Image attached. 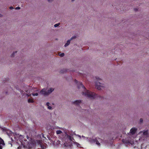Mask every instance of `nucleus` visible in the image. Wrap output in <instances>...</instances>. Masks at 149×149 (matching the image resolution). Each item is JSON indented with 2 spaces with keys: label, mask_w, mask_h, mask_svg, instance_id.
Returning <instances> with one entry per match:
<instances>
[{
  "label": "nucleus",
  "mask_w": 149,
  "mask_h": 149,
  "mask_svg": "<svg viewBox=\"0 0 149 149\" xmlns=\"http://www.w3.org/2000/svg\"><path fill=\"white\" fill-rule=\"evenodd\" d=\"M82 87L84 89V91L82 92V95H84L91 99H94L97 96V95L93 92L90 91L89 90H86L85 87L83 85L81 82H79L78 88H80Z\"/></svg>",
  "instance_id": "nucleus-1"
},
{
  "label": "nucleus",
  "mask_w": 149,
  "mask_h": 149,
  "mask_svg": "<svg viewBox=\"0 0 149 149\" xmlns=\"http://www.w3.org/2000/svg\"><path fill=\"white\" fill-rule=\"evenodd\" d=\"M54 89L52 88H50L47 91H46V89L44 88L42 89L40 91L41 93L44 95H48L53 91Z\"/></svg>",
  "instance_id": "nucleus-2"
},
{
  "label": "nucleus",
  "mask_w": 149,
  "mask_h": 149,
  "mask_svg": "<svg viewBox=\"0 0 149 149\" xmlns=\"http://www.w3.org/2000/svg\"><path fill=\"white\" fill-rule=\"evenodd\" d=\"M90 141L92 143H95L98 146H100V143L99 142V141L96 138L95 139H91L90 140Z\"/></svg>",
  "instance_id": "nucleus-3"
},
{
  "label": "nucleus",
  "mask_w": 149,
  "mask_h": 149,
  "mask_svg": "<svg viewBox=\"0 0 149 149\" xmlns=\"http://www.w3.org/2000/svg\"><path fill=\"white\" fill-rule=\"evenodd\" d=\"M102 84L100 82H96L95 83V86L97 89L98 90L101 89V87H103V86H101Z\"/></svg>",
  "instance_id": "nucleus-4"
},
{
  "label": "nucleus",
  "mask_w": 149,
  "mask_h": 149,
  "mask_svg": "<svg viewBox=\"0 0 149 149\" xmlns=\"http://www.w3.org/2000/svg\"><path fill=\"white\" fill-rule=\"evenodd\" d=\"M137 129L135 127H133L130 130V133L132 135H133L135 134L137 131Z\"/></svg>",
  "instance_id": "nucleus-5"
},
{
  "label": "nucleus",
  "mask_w": 149,
  "mask_h": 149,
  "mask_svg": "<svg viewBox=\"0 0 149 149\" xmlns=\"http://www.w3.org/2000/svg\"><path fill=\"white\" fill-rule=\"evenodd\" d=\"M76 38V36H73V37H72L70 40H68L67 41L65 45H64V46L65 47H67V46H68V45L70 43V41H71V40L73 39H75V38Z\"/></svg>",
  "instance_id": "nucleus-6"
},
{
  "label": "nucleus",
  "mask_w": 149,
  "mask_h": 149,
  "mask_svg": "<svg viewBox=\"0 0 149 149\" xmlns=\"http://www.w3.org/2000/svg\"><path fill=\"white\" fill-rule=\"evenodd\" d=\"M122 142L124 144H128L130 143V141L127 139H123L122 140Z\"/></svg>",
  "instance_id": "nucleus-7"
},
{
  "label": "nucleus",
  "mask_w": 149,
  "mask_h": 149,
  "mask_svg": "<svg viewBox=\"0 0 149 149\" xmlns=\"http://www.w3.org/2000/svg\"><path fill=\"white\" fill-rule=\"evenodd\" d=\"M34 148V145L32 143H28V149H33Z\"/></svg>",
  "instance_id": "nucleus-8"
},
{
  "label": "nucleus",
  "mask_w": 149,
  "mask_h": 149,
  "mask_svg": "<svg viewBox=\"0 0 149 149\" xmlns=\"http://www.w3.org/2000/svg\"><path fill=\"white\" fill-rule=\"evenodd\" d=\"M67 138L68 139L69 141L71 143L73 140H74L73 137L71 136L68 135L67 136Z\"/></svg>",
  "instance_id": "nucleus-9"
},
{
  "label": "nucleus",
  "mask_w": 149,
  "mask_h": 149,
  "mask_svg": "<svg viewBox=\"0 0 149 149\" xmlns=\"http://www.w3.org/2000/svg\"><path fill=\"white\" fill-rule=\"evenodd\" d=\"M81 102V100H76L73 102V103L76 105H79V104Z\"/></svg>",
  "instance_id": "nucleus-10"
},
{
  "label": "nucleus",
  "mask_w": 149,
  "mask_h": 149,
  "mask_svg": "<svg viewBox=\"0 0 149 149\" xmlns=\"http://www.w3.org/2000/svg\"><path fill=\"white\" fill-rule=\"evenodd\" d=\"M68 70L67 69H63L62 70H61L60 71V72L61 73H64L65 72H66L67 71H68Z\"/></svg>",
  "instance_id": "nucleus-11"
},
{
  "label": "nucleus",
  "mask_w": 149,
  "mask_h": 149,
  "mask_svg": "<svg viewBox=\"0 0 149 149\" xmlns=\"http://www.w3.org/2000/svg\"><path fill=\"white\" fill-rule=\"evenodd\" d=\"M0 144L3 145H5L3 140L0 137Z\"/></svg>",
  "instance_id": "nucleus-12"
},
{
  "label": "nucleus",
  "mask_w": 149,
  "mask_h": 149,
  "mask_svg": "<svg viewBox=\"0 0 149 149\" xmlns=\"http://www.w3.org/2000/svg\"><path fill=\"white\" fill-rule=\"evenodd\" d=\"M40 146L42 149H45L46 148V146L44 145L40 144Z\"/></svg>",
  "instance_id": "nucleus-13"
},
{
  "label": "nucleus",
  "mask_w": 149,
  "mask_h": 149,
  "mask_svg": "<svg viewBox=\"0 0 149 149\" xmlns=\"http://www.w3.org/2000/svg\"><path fill=\"white\" fill-rule=\"evenodd\" d=\"M62 133V132L60 130H58L56 131V134H60Z\"/></svg>",
  "instance_id": "nucleus-14"
},
{
  "label": "nucleus",
  "mask_w": 149,
  "mask_h": 149,
  "mask_svg": "<svg viewBox=\"0 0 149 149\" xmlns=\"http://www.w3.org/2000/svg\"><path fill=\"white\" fill-rule=\"evenodd\" d=\"M28 102L29 103L33 102V99H29L28 100Z\"/></svg>",
  "instance_id": "nucleus-15"
},
{
  "label": "nucleus",
  "mask_w": 149,
  "mask_h": 149,
  "mask_svg": "<svg viewBox=\"0 0 149 149\" xmlns=\"http://www.w3.org/2000/svg\"><path fill=\"white\" fill-rule=\"evenodd\" d=\"M58 55L61 57H63L64 56V53H62L61 54L59 53Z\"/></svg>",
  "instance_id": "nucleus-16"
},
{
  "label": "nucleus",
  "mask_w": 149,
  "mask_h": 149,
  "mask_svg": "<svg viewBox=\"0 0 149 149\" xmlns=\"http://www.w3.org/2000/svg\"><path fill=\"white\" fill-rule=\"evenodd\" d=\"M143 134L144 135H147L148 134V130H146L143 132Z\"/></svg>",
  "instance_id": "nucleus-17"
},
{
  "label": "nucleus",
  "mask_w": 149,
  "mask_h": 149,
  "mask_svg": "<svg viewBox=\"0 0 149 149\" xmlns=\"http://www.w3.org/2000/svg\"><path fill=\"white\" fill-rule=\"evenodd\" d=\"M60 23L56 24L54 25V26L55 27H56L60 25Z\"/></svg>",
  "instance_id": "nucleus-18"
},
{
  "label": "nucleus",
  "mask_w": 149,
  "mask_h": 149,
  "mask_svg": "<svg viewBox=\"0 0 149 149\" xmlns=\"http://www.w3.org/2000/svg\"><path fill=\"white\" fill-rule=\"evenodd\" d=\"M17 52V51H16L15 52H14L11 55V57H14V54L15 53H16Z\"/></svg>",
  "instance_id": "nucleus-19"
},
{
  "label": "nucleus",
  "mask_w": 149,
  "mask_h": 149,
  "mask_svg": "<svg viewBox=\"0 0 149 149\" xmlns=\"http://www.w3.org/2000/svg\"><path fill=\"white\" fill-rule=\"evenodd\" d=\"M76 145H77V147H81V145L80 144H79L78 143H76Z\"/></svg>",
  "instance_id": "nucleus-20"
},
{
  "label": "nucleus",
  "mask_w": 149,
  "mask_h": 149,
  "mask_svg": "<svg viewBox=\"0 0 149 149\" xmlns=\"http://www.w3.org/2000/svg\"><path fill=\"white\" fill-rule=\"evenodd\" d=\"M38 93H33V96H38Z\"/></svg>",
  "instance_id": "nucleus-21"
},
{
  "label": "nucleus",
  "mask_w": 149,
  "mask_h": 149,
  "mask_svg": "<svg viewBox=\"0 0 149 149\" xmlns=\"http://www.w3.org/2000/svg\"><path fill=\"white\" fill-rule=\"evenodd\" d=\"M140 121L141 123H142L143 122V119L142 118H141L140 120Z\"/></svg>",
  "instance_id": "nucleus-22"
},
{
  "label": "nucleus",
  "mask_w": 149,
  "mask_h": 149,
  "mask_svg": "<svg viewBox=\"0 0 149 149\" xmlns=\"http://www.w3.org/2000/svg\"><path fill=\"white\" fill-rule=\"evenodd\" d=\"M49 102H47V103L46 105L48 107L49 106Z\"/></svg>",
  "instance_id": "nucleus-23"
},
{
  "label": "nucleus",
  "mask_w": 149,
  "mask_h": 149,
  "mask_svg": "<svg viewBox=\"0 0 149 149\" xmlns=\"http://www.w3.org/2000/svg\"><path fill=\"white\" fill-rule=\"evenodd\" d=\"M20 8L19 7H17L15 8V9H19Z\"/></svg>",
  "instance_id": "nucleus-24"
},
{
  "label": "nucleus",
  "mask_w": 149,
  "mask_h": 149,
  "mask_svg": "<svg viewBox=\"0 0 149 149\" xmlns=\"http://www.w3.org/2000/svg\"><path fill=\"white\" fill-rule=\"evenodd\" d=\"M48 108L49 109H51L52 108V107L51 106H49L48 107Z\"/></svg>",
  "instance_id": "nucleus-25"
},
{
  "label": "nucleus",
  "mask_w": 149,
  "mask_h": 149,
  "mask_svg": "<svg viewBox=\"0 0 149 149\" xmlns=\"http://www.w3.org/2000/svg\"><path fill=\"white\" fill-rule=\"evenodd\" d=\"M8 80H9V79L8 78H7L5 79V80H4V81H8Z\"/></svg>",
  "instance_id": "nucleus-26"
},
{
  "label": "nucleus",
  "mask_w": 149,
  "mask_h": 149,
  "mask_svg": "<svg viewBox=\"0 0 149 149\" xmlns=\"http://www.w3.org/2000/svg\"><path fill=\"white\" fill-rule=\"evenodd\" d=\"M9 8L10 9H13V7L12 6H10V7H9Z\"/></svg>",
  "instance_id": "nucleus-27"
},
{
  "label": "nucleus",
  "mask_w": 149,
  "mask_h": 149,
  "mask_svg": "<svg viewBox=\"0 0 149 149\" xmlns=\"http://www.w3.org/2000/svg\"><path fill=\"white\" fill-rule=\"evenodd\" d=\"M64 144H65V146H68L69 145L70 146V145H71V144H70L69 145H66L65 143Z\"/></svg>",
  "instance_id": "nucleus-28"
},
{
  "label": "nucleus",
  "mask_w": 149,
  "mask_h": 149,
  "mask_svg": "<svg viewBox=\"0 0 149 149\" xmlns=\"http://www.w3.org/2000/svg\"><path fill=\"white\" fill-rule=\"evenodd\" d=\"M134 10L135 11H137V10H138V9L137 8H134Z\"/></svg>",
  "instance_id": "nucleus-29"
},
{
  "label": "nucleus",
  "mask_w": 149,
  "mask_h": 149,
  "mask_svg": "<svg viewBox=\"0 0 149 149\" xmlns=\"http://www.w3.org/2000/svg\"><path fill=\"white\" fill-rule=\"evenodd\" d=\"M74 81L76 83H77L78 82V81L77 80H76V79Z\"/></svg>",
  "instance_id": "nucleus-30"
},
{
  "label": "nucleus",
  "mask_w": 149,
  "mask_h": 149,
  "mask_svg": "<svg viewBox=\"0 0 149 149\" xmlns=\"http://www.w3.org/2000/svg\"><path fill=\"white\" fill-rule=\"evenodd\" d=\"M26 138H27V139H28L29 138V136H28L27 135L26 136Z\"/></svg>",
  "instance_id": "nucleus-31"
},
{
  "label": "nucleus",
  "mask_w": 149,
  "mask_h": 149,
  "mask_svg": "<svg viewBox=\"0 0 149 149\" xmlns=\"http://www.w3.org/2000/svg\"><path fill=\"white\" fill-rule=\"evenodd\" d=\"M1 144H0V149H2V147L1 146Z\"/></svg>",
  "instance_id": "nucleus-32"
},
{
  "label": "nucleus",
  "mask_w": 149,
  "mask_h": 149,
  "mask_svg": "<svg viewBox=\"0 0 149 149\" xmlns=\"http://www.w3.org/2000/svg\"><path fill=\"white\" fill-rule=\"evenodd\" d=\"M53 0H48V1L49 2L52 1Z\"/></svg>",
  "instance_id": "nucleus-33"
},
{
  "label": "nucleus",
  "mask_w": 149,
  "mask_h": 149,
  "mask_svg": "<svg viewBox=\"0 0 149 149\" xmlns=\"http://www.w3.org/2000/svg\"><path fill=\"white\" fill-rule=\"evenodd\" d=\"M96 79H97L98 80H100V79H99V78L98 79L97 78H96Z\"/></svg>",
  "instance_id": "nucleus-34"
},
{
  "label": "nucleus",
  "mask_w": 149,
  "mask_h": 149,
  "mask_svg": "<svg viewBox=\"0 0 149 149\" xmlns=\"http://www.w3.org/2000/svg\"><path fill=\"white\" fill-rule=\"evenodd\" d=\"M24 141L26 142H26H27V140H24Z\"/></svg>",
  "instance_id": "nucleus-35"
},
{
  "label": "nucleus",
  "mask_w": 149,
  "mask_h": 149,
  "mask_svg": "<svg viewBox=\"0 0 149 149\" xmlns=\"http://www.w3.org/2000/svg\"><path fill=\"white\" fill-rule=\"evenodd\" d=\"M77 136H79V137H81V136L80 135H77Z\"/></svg>",
  "instance_id": "nucleus-36"
},
{
  "label": "nucleus",
  "mask_w": 149,
  "mask_h": 149,
  "mask_svg": "<svg viewBox=\"0 0 149 149\" xmlns=\"http://www.w3.org/2000/svg\"><path fill=\"white\" fill-rule=\"evenodd\" d=\"M42 137H44V138H45V137H44V135H42Z\"/></svg>",
  "instance_id": "nucleus-37"
},
{
  "label": "nucleus",
  "mask_w": 149,
  "mask_h": 149,
  "mask_svg": "<svg viewBox=\"0 0 149 149\" xmlns=\"http://www.w3.org/2000/svg\"><path fill=\"white\" fill-rule=\"evenodd\" d=\"M60 141H58V143L59 144H60V143H60Z\"/></svg>",
  "instance_id": "nucleus-38"
},
{
  "label": "nucleus",
  "mask_w": 149,
  "mask_h": 149,
  "mask_svg": "<svg viewBox=\"0 0 149 149\" xmlns=\"http://www.w3.org/2000/svg\"><path fill=\"white\" fill-rule=\"evenodd\" d=\"M9 144H10L11 145V146H12V144L11 143H9Z\"/></svg>",
  "instance_id": "nucleus-39"
},
{
  "label": "nucleus",
  "mask_w": 149,
  "mask_h": 149,
  "mask_svg": "<svg viewBox=\"0 0 149 149\" xmlns=\"http://www.w3.org/2000/svg\"><path fill=\"white\" fill-rule=\"evenodd\" d=\"M74 0H72V1H74Z\"/></svg>",
  "instance_id": "nucleus-40"
},
{
  "label": "nucleus",
  "mask_w": 149,
  "mask_h": 149,
  "mask_svg": "<svg viewBox=\"0 0 149 149\" xmlns=\"http://www.w3.org/2000/svg\"><path fill=\"white\" fill-rule=\"evenodd\" d=\"M20 137H22V136H20Z\"/></svg>",
  "instance_id": "nucleus-41"
},
{
  "label": "nucleus",
  "mask_w": 149,
  "mask_h": 149,
  "mask_svg": "<svg viewBox=\"0 0 149 149\" xmlns=\"http://www.w3.org/2000/svg\"><path fill=\"white\" fill-rule=\"evenodd\" d=\"M99 139V140H101V139Z\"/></svg>",
  "instance_id": "nucleus-42"
}]
</instances>
